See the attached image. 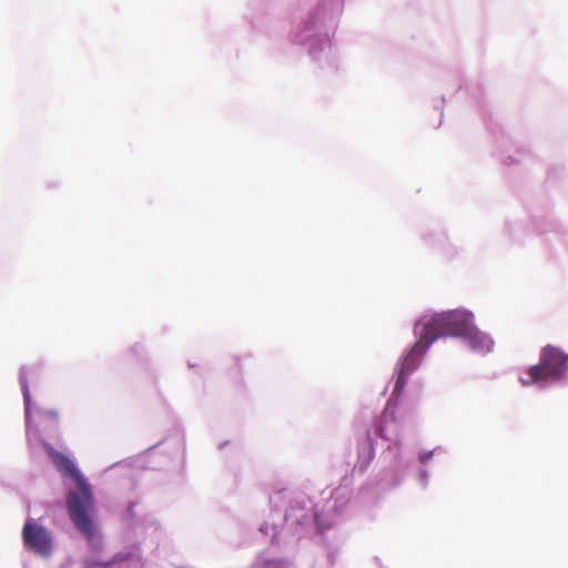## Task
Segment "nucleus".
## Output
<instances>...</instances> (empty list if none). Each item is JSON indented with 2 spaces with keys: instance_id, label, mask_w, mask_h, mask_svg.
<instances>
[{
  "instance_id": "f257e3e1",
  "label": "nucleus",
  "mask_w": 568,
  "mask_h": 568,
  "mask_svg": "<svg viewBox=\"0 0 568 568\" xmlns=\"http://www.w3.org/2000/svg\"><path fill=\"white\" fill-rule=\"evenodd\" d=\"M52 459L58 469L75 483V489L70 490L67 497L68 513L74 527L91 540L94 537L95 527L90 515L94 507L90 485L69 457L55 452Z\"/></svg>"
},
{
  "instance_id": "f03ea898",
  "label": "nucleus",
  "mask_w": 568,
  "mask_h": 568,
  "mask_svg": "<svg viewBox=\"0 0 568 568\" xmlns=\"http://www.w3.org/2000/svg\"><path fill=\"white\" fill-rule=\"evenodd\" d=\"M567 367L568 354L556 346L547 345L540 352L539 363L529 368V379L520 381L524 386L558 382Z\"/></svg>"
},
{
  "instance_id": "7ed1b4c3",
  "label": "nucleus",
  "mask_w": 568,
  "mask_h": 568,
  "mask_svg": "<svg viewBox=\"0 0 568 568\" xmlns=\"http://www.w3.org/2000/svg\"><path fill=\"white\" fill-rule=\"evenodd\" d=\"M473 322L474 316L469 312L449 311L432 316L423 324L422 333L432 344L442 336L463 338Z\"/></svg>"
},
{
  "instance_id": "20e7f679",
  "label": "nucleus",
  "mask_w": 568,
  "mask_h": 568,
  "mask_svg": "<svg viewBox=\"0 0 568 568\" xmlns=\"http://www.w3.org/2000/svg\"><path fill=\"white\" fill-rule=\"evenodd\" d=\"M430 345L432 343L429 339H427L420 332L418 341L399 363L397 378L393 390L394 394L399 395L403 392L407 377L418 367L420 358Z\"/></svg>"
},
{
  "instance_id": "39448f33",
  "label": "nucleus",
  "mask_w": 568,
  "mask_h": 568,
  "mask_svg": "<svg viewBox=\"0 0 568 568\" xmlns=\"http://www.w3.org/2000/svg\"><path fill=\"white\" fill-rule=\"evenodd\" d=\"M24 547L33 554L49 556L52 552L53 541L50 531L31 520H28L22 528Z\"/></svg>"
},
{
  "instance_id": "423d86ee",
  "label": "nucleus",
  "mask_w": 568,
  "mask_h": 568,
  "mask_svg": "<svg viewBox=\"0 0 568 568\" xmlns=\"http://www.w3.org/2000/svg\"><path fill=\"white\" fill-rule=\"evenodd\" d=\"M463 338L473 351L478 353H487L493 347L491 338L479 331L474 325V322L470 324L469 329H467Z\"/></svg>"
},
{
  "instance_id": "0eeeda50",
  "label": "nucleus",
  "mask_w": 568,
  "mask_h": 568,
  "mask_svg": "<svg viewBox=\"0 0 568 568\" xmlns=\"http://www.w3.org/2000/svg\"><path fill=\"white\" fill-rule=\"evenodd\" d=\"M378 435L387 440H396L398 435L397 425L393 413L384 412L382 415L381 425L377 429Z\"/></svg>"
},
{
  "instance_id": "6e6552de",
  "label": "nucleus",
  "mask_w": 568,
  "mask_h": 568,
  "mask_svg": "<svg viewBox=\"0 0 568 568\" xmlns=\"http://www.w3.org/2000/svg\"><path fill=\"white\" fill-rule=\"evenodd\" d=\"M375 456L374 445L369 436H367L364 444L358 450V460L355 465V469L359 473H364Z\"/></svg>"
},
{
  "instance_id": "1a4fd4ad",
  "label": "nucleus",
  "mask_w": 568,
  "mask_h": 568,
  "mask_svg": "<svg viewBox=\"0 0 568 568\" xmlns=\"http://www.w3.org/2000/svg\"><path fill=\"white\" fill-rule=\"evenodd\" d=\"M21 388H22L23 399H24V404H26V415L28 417L29 410H30V390H29L28 382H27L24 375H21Z\"/></svg>"
},
{
  "instance_id": "9d476101",
  "label": "nucleus",
  "mask_w": 568,
  "mask_h": 568,
  "mask_svg": "<svg viewBox=\"0 0 568 568\" xmlns=\"http://www.w3.org/2000/svg\"><path fill=\"white\" fill-rule=\"evenodd\" d=\"M430 456H432V453L422 454V455L419 456L420 462H422V463H426Z\"/></svg>"
},
{
  "instance_id": "9b49d317",
  "label": "nucleus",
  "mask_w": 568,
  "mask_h": 568,
  "mask_svg": "<svg viewBox=\"0 0 568 568\" xmlns=\"http://www.w3.org/2000/svg\"><path fill=\"white\" fill-rule=\"evenodd\" d=\"M48 415H49L51 418H53V419H57V418H58V415H57V413H54V412H48Z\"/></svg>"
}]
</instances>
